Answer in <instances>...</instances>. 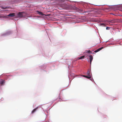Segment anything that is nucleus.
<instances>
[{
    "instance_id": "nucleus-1",
    "label": "nucleus",
    "mask_w": 122,
    "mask_h": 122,
    "mask_svg": "<svg viewBox=\"0 0 122 122\" xmlns=\"http://www.w3.org/2000/svg\"><path fill=\"white\" fill-rule=\"evenodd\" d=\"M24 13V12H19L17 15V17H21L23 16V14Z\"/></svg>"
},
{
    "instance_id": "nucleus-2",
    "label": "nucleus",
    "mask_w": 122,
    "mask_h": 122,
    "mask_svg": "<svg viewBox=\"0 0 122 122\" xmlns=\"http://www.w3.org/2000/svg\"><path fill=\"white\" fill-rule=\"evenodd\" d=\"M5 80H0V85L1 86L3 85H4V83H5Z\"/></svg>"
},
{
    "instance_id": "nucleus-3",
    "label": "nucleus",
    "mask_w": 122,
    "mask_h": 122,
    "mask_svg": "<svg viewBox=\"0 0 122 122\" xmlns=\"http://www.w3.org/2000/svg\"><path fill=\"white\" fill-rule=\"evenodd\" d=\"M89 59L90 60V64H91L92 62L93 59V57L92 55H90L89 56Z\"/></svg>"
},
{
    "instance_id": "nucleus-4",
    "label": "nucleus",
    "mask_w": 122,
    "mask_h": 122,
    "mask_svg": "<svg viewBox=\"0 0 122 122\" xmlns=\"http://www.w3.org/2000/svg\"><path fill=\"white\" fill-rule=\"evenodd\" d=\"M103 48V47H101L100 48L97 49V50H96L94 51V52L95 53H96L99 51H100V50H101Z\"/></svg>"
},
{
    "instance_id": "nucleus-5",
    "label": "nucleus",
    "mask_w": 122,
    "mask_h": 122,
    "mask_svg": "<svg viewBox=\"0 0 122 122\" xmlns=\"http://www.w3.org/2000/svg\"><path fill=\"white\" fill-rule=\"evenodd\" d=\"M8 16L12 17L15 16V14L14 13H10L8 15Z\"/></svg>"
},
{
    "instance_id": "nucleus-6",
    "label": "nucleus",
    "mask_w": 122,
    "mask_h": 122,
    "mask_svg": "<svg viewBox=\"0 0 122 122\" xmlns=\"http://www.w3.org/2000/svg\"><path fill=\"white\" fill-rule=\"evenodd\" d=\"M82 76L83 77H86L88 79H90L91 77V76H87L85 75H83Z\"/></svg>"
},
{
    "instance_id": "nucleus-7",
    "label": "nucleus",
    "mask_w": 122,
    "mask_h": 122,
    "mask_svg": "<svg viewBox=\"0 0 122 122\" xmlns=\"http://www.w3.org/2000/svg\"><path fill=\"white\" fill-rule=\"evenodd\" d=\"M37 12H38V14H40V15H44V14L42 12H41V11H37Z\"/></svg>"
},
{
    "instance_id": "nucleus-8",
    "label": "nucleus",
    "mask_w": 122,
    "mask_h": 122,
    "mask_svg": "<svg viewBox=\"0 0 122 122\" xmlns=\"http://www.w3.org/2000/svg\"><path fill=\"white\" fill-rule=\"evenodd\" d=\"M85 57L84 56H81L80 57H79L78 58V59H81L84 58Z\"/></svg>"
},
{
    "instance_id": "nucleus-9",
    "label": "nucleus",
    "mask_w": 122,
    "mask_h": 122,
    "mask_svg": "<svg viewBox=\"0 0 122 122\" xmlns=\"http://www.w3.org/2000/svg\"><path fill=\"white\" fill-rule=\"evenodd\" d=\"M38 108L37 107L35 109H34L32 112L31 113H34L36 110Z\"/></svg>"
},
{
    "instance_id": "nucleus-10",
    "label": "nucleus",
    "mask_w": 122,
    "mask_h": 122,
    "mask_svg": "<svg viewBox=\"0 0 122 122\" xmlns=\"http://www.w3.org/2000/svg\"><path fill=\"white\" fill-rule=\"evenodd\" d=\"M87 74L88 76H91L90 74V71H87Z\"/></svg>"
},
{
    "instance_id": "nucleus-11",
    "label": "nucleus",
    "mask_w": 122,
    "mask_h": 122,
    "mask_svg": "<svg viewBox=\"0 0 122 122\" xmlns=\"http://www.w3.org/2000/svg\"><path fill=\"white\" fill-rule=\"evenodd\" d=\"M86 53L87 52L88 53H91V51L90 50H88V51H85Z\"/></svg>"
},
{
    "instance_id": "nucleus-12",
    "label": "nucleus",
    "mask_w": 122,
    "mask_h": 122,
    "mask_svg": "<svg viewBox=\"0 0 122 122\" xmlns=\"http://www.w3.org/2000/svg\"><path fill=\"white\" fill-rule=\"evenodd\" d=\"M100 25L101 26H105L106 25L104 24L101 23L100 24Z\"/></svg>"
},
{
    "instance_id": "nucleus-13",
    "label": "nucleus",
    "mask_w": 122,
    "mask_h": 122,
    "mask_svg": "<svg viewBox=\"0 0 122 122\" xmlns=\"http://www.w3.org/2000/svg\"><path fill=\"white\" fill-rule=\"evenodd\" d=\"M110 22L111 23H113L115 22V21L114 20H111L110 21Z\"/></svg>"
},
{
    "instance_id": "nucleus-14",
    "label": "nucleus",
    "mask_w": 122,
    "mask_h": 122,
    "mask_svg": "<svg viewBox=\"0 0 122 122\" xmlns=\"http://www.w3.org/2000/svg\"><path fill=\"white\" fill-rule=\"evenodd\" d=\"M108 28H110L109 27H107L106 28V30H108Z\"/></svg>"
},
{
    "instance_id": "nucleus-15",
    "label": "nucleus",
    "mask_w": 122,
    "mask_h": 122,
    "mask_svg": "<svg viewBox=\"0 0 122 122\" xmlns=\"http://www.w3.org/2000/svg\"><path fill=\"white\" fill-rule=\"evenodd\" d=\"M6 8H7L6 7H2V9H5Z\"/></svg>"
}]
</instances>
